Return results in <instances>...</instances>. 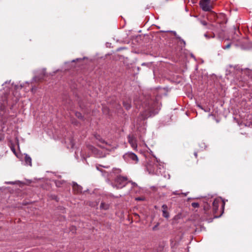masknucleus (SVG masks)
I'll return each mask as SVG.
<instances>
[{"label": "nucleus", "instance_id": "obj_3", "mask_svg": "<svg viewBox=\"0 0 252 252\" xmlns=\"http://www.w3.org/2000/svg\"><path fill=\"white\" fill-rule=\"evenodd\" d=\"M124 157L125 158H129L132 160L135 163L137 162L138 160L137 156L133 153H126L124 156Z\"/></svg>", "mask_w": 252, "mask_h": 252}, {"label": "nucleus", "instance_id": "obj_23", "mask_svg": "<svg viewBox=\"0 0 252 252\" xmlns=\"http://www.w3.org/2000/svg\"><path fill=\"white\" fill-rule=\"evenodd\" d=\"M162 208L163 209L162 210H167V206L165 204H163L162 206Z\"/></svg>", "mask_w": 252, "mask_h": 252}, {"label": "nucleus", "instance_id": "obj_18", "mask_svg": "<svg viewBox=\"0 0 252 252\" xmlns=\"http://www.w3.org/2000/svg\"><path fill=\"white\" fill-rule=\"evenodd\" d=\"M75 116L79 119H82V114L80 112H76Z\"/></svg>", "mask_w": 252, "mask_h": 252}, {"label": "nucleus", "instance_id": "obj_2", "mask_svg": "<svg viewBox=\"0 0 252 252\" xmlns=\"http://www.w3.org/2000/svg\"><path fill=\"white\" fill-rule=\"evenodd\" d=\"M211 0H200L199 4L202 9L204 11H210L212 6L210 4Z\"/></svg>", "mask_w": 252, "mask_h": 252}, {"label": "nucleus", "instance_id": "obj_25", "mask_svg": "<svg viewBox=\"0 0 252 252\" xmlns=\"http://www.w3.org/2000/svg\"><path fill=\"white\" fill-rule=\"evenodd\" d=\"M136 200H143V199L142 198H141V197H137L136 198Z\"/></svg>", "mask_w": 252, "mask_h": 252}, {"label": "nucleus", "instance_id": "obj_35", "mask_svg": "<svg viewBox=\"0 0 252 252\" xmlns=\"http://www.w3.org/2000/svg\"><path fill=\"white\" fill-rule=\"evenodd\" d=\"M132 184L133 185H136L135 183H132Z\"/></svg>", "mask_w": 252, "mask_h": 252}, {"label": "nucleus", "instance_id": "obj_12", "mask_svg": "<svg viewBox=\"0 0 252 252\" xmlns=\"http://www.w3.org/2000/svg\"><path fill=\"white\" fill-rule=\"evenodd\" d=\"M124 107L127 109H130L131 107V104L129 102H124L123 103Z\"/></svg>", "mask_w": 252, "mask_h": 252}, {"label": "nucleus", "instance_id": "obj_24", "mask_svg": "<svg viewBox=\"0 0 252 252\" xmlns=\"http://www.w3.org/2000/svg\"><path fill=\"white\" fill-rule=\"evenodd\" d=\"M11 150L15 154H16V151L15 148L13 147H11Z\"/></svg>", "mask_w": 252, "mask_h": 252}, {"label": "nucleus", "instance_id": "obj_15", "mask_svg": "<svg viewBox=\"0 0 252 252\" xmlns=\"http://www.w3.org/2000/svg\"><path fill=\"white\" fill-rule=\"evenodd\" d=\"M112 171L115 174H119L121 172V170L119 168H113Z\"/></svg>", "mask_w": 252, "mask_h": 252}, {"label": "nucleus", "instance_id": "obj_14", "mask_svg": "<svg viewBox=\"0 0 252 252\" xmlns=\"http://www.w3.org/2000/svg\"><path fill=\"white\" fill-rule=\"evenodd\" d=\"M176 38L178 39L179 40H180L182 43H183L184 44V46H185L186 45V42L185 41L182 39L181 37L180 36H179L178 35H177L176 36Z\"/></svg>", "mask_w": 252, "mask_h": 252}, {"label": "nucleus", "instance_id": "obj_10", "mask_svg": "<svg viewBox=\"0 0 252 252\" xmlns=\"http://www.w3.org/2000/svg\"><path fill=\"white\" fill-rule=\"evenodd\" d=\"M96 139L98 140L99 141H100L102 144H106V142H105L104 140H103L100 136L99 135H94Z\"/></svg>", "mask_w": 252, "mask_h": 252}, {"label": "nucleus", "instance_id": "obj_36", "mask_svg": "<svg viewBox=\"0 0 252 252\" xmlns=\"http://www.w3.org/2000/svg\"><path fill=\"white\" fill-rule=\"evenodd\" d=\"M182 194H183V193H182ZM184 194L185 196H186L187 195V193H184Z\"/></svg>", "mask_w": 252, "mask_h": 252}, {"label": "nucleus", "instance_id": "obj_1", "mask_svg": "<svg viewBox=\"0 0 252 252\" xmlns=\"http://www.w3.org/2000/svg\"><path fill=\"white\" fill-rule=\"evenodd\" d=\"M127 178L126 177L118 176L114 182V184H112L114 188L120 189L125 187L127 184Z\"/></svg>", "mask_w": 252, "mask_h": 252}, {"label": "nucleus", "instance_id": "obj_22", "mask_svg": "<svg viewBox=\"0 0 252 252\" xmlns=\"http://www.w3.org/2000/svg\"><path fill=\"white\" fill-rule=\"evenodd\" d=\"M200 23L203 26H208L207 23L205 21H201Z\"/></svg>", "mask_w": 252, "mask_h": 252}, {"label": "nucleus", "instance_id": "obj_19", "mask_svg": "<svg viewBox=\"0 0 252 252\" xmlns=\"http://www.w3.org/2000/svg\"><path fill=\"white\" fill-rule=\"evenodd\" d=\"M207 28L209 30H214V26L213 25H209L207 26Z\"/></svg>", "mask_w": 252, "mask_h": 252}, {"label": "nucleus", "instance_id": "obj_26", "mask_svg": "<svg viewBox=\"0 0 252 252\" xmlns=\"http://www.w3.org/2000/svg\"><path fill=\"white\" fill-rule=\"evenodd\" d=\"M197 106H198L199 108H200L201 109H202V110H204V108L202 107V106L201 105H200L198 104V105H197Z\"/></svg>", "mask_w": 252, "mask_h": 252}, {"label": "nucleus", "instance_id": "obj_21", "mask_svg": "<svg viewBox=\"0 0 252 252\" xmlns=\"http://www.w3.org/2000/svg\"><path fill=\"white\" fill-rule=\"evenodd\" d=\"M231 46V44L229 43V44H228L226 46H224V47H223V49H227L228 48H229Z\"/></svg>", "mask_w": 252, "mask_h": 252}, {"label": "nucleus", "instance_id": "obj_37", "mask_svg": "<svg viewBox=\"0 0 252 252\" xmlns=\"http://www.w3.org/2000/svg\"><path fill=\"white\" fill-rule=\"evenodd\" d=\"M103 167H105V168H108L107 166H103Z\"/></svg>", "mask_w": 252, "mask_h": 252}, {"label": "nucleus", "instance_id": "obj_33", "mask_svg": "<svg viewBox=\"0 0 252 252\" xmlns=\"http://www.w3.org/2000/svg\"><path fill=\"white\" fill-rule=\"evenodd\" d=\"M31 91L32 92H33L34 91V89L33 88H32V89H31Z\"/></svg>", "mask_w": 252, "mask_h": 252}, {"label": "nucleus", "instance_id": "obj_5", "mask_svg": "<svg viewBox=\"0 0 252 252\" xmlns=\"http://www.w3.org/2000/svg\"><path fill=\"white\" fill-rule=\"evenodd\" d=\"M222 202L221 198H215L213 203V207L215 211H217L218 209L220 204Z\"/></svg>", "mask_w": 252, "mask_h": 252}, {"label": "nucleus", "instance_id": "obj_16", "mask_svg": "<svg viewBox=\"0 0 252 252\" xmlns=\"http://www.w3.org/2000/svg\"><path fill=\"white\" fill-rule=\"evenodd\" d=\"M204 36L207 38V39H210V38H214L215 37V34L213 33V34L211 36H209L208 34L207 33H205L204 34Z\"/></svg>", "mask_w": 252, "mask_h": 252}, {"label": "nucleus", "instance_id": "obj_4", "mask_svg": "<svg viewBox=\"0 0 252 252\" xmlns=\"http://www.w3.org/2000/svg\"><path fill=\"white\" fill-rule=\"evenodd\" d=\"M128 142L130 144L132 148L136 150L137 147V142L136 139L132 136L129 135L128 136Z\"/></svg>", "mask_w": 252, "mask_h": 252}, {"label": "nucleus", "instance_id": "obj_28", "mask_svg": "<svg viewBox=\"0 0 252 252\" xmlns=\"http://www.w3.org/2000/svg\"><path fill=\"white\" fill-rule=\"evenodd\" d=\"M205 112H209L210 111V109L208 108L207 109H204L203 110Z\"/></svg>", "mask_w": 252, "mask_h": 252}, {"label": "nucleus", "instance_id": "obj_31", "mask_svg": "<svg viewBox=\"0 0 252 252\" xmlns=\"http://www.w3.org/2000/svg\"><path fill=\"white\" fill-rule=\"evenodd\" d=\"M158 224H157V225H156L155 226H154L153 228V229L154 230H156V228H157V227L158 226Z\"/></svg>", "mask_w": 252, "mask_h": 252}, {"label": "nucleus", "instance_id": "obj_32", "mask_svg": "<svg viewBox=\"0 0 252 252\" xmlns=\"http://www.w3.org/2000/svg\"><path fill=\"white\" fill-rule=\"evenodd\" d=\"M194 154V156H195V157L197 158V153L195 152Z\"/></svg>", "mask_w": 252, "mask_h": 252}, {"label": "nucleus", "instance_id": "obj_9", "mask_svg": "<svg viewBox=\"0 0 252 252\" xmlns=\"http://www.w3.org/2000/svg\"><path fill=\"white\" fill-rule=\"evenodd\" d=\"M100 208L101 209L107 210L109 208V205L108 204L102 202L100 205Z\"/></svg>", "mask_w": 252, "mask_h": 252}, {"label": "nucleus", "instance_id": "obj_13", "mask_svg": "<svg viewBox=\"0 0 252 252\" xmlns=\"http://www.w3.org/2000/svg\"><path fill=\"white\" fill-rule=\"evenodd\" d=\"M176 38L178 39L179 40H180L182 43H183L184 44V46H185L186 45V42L185 41L182 39L181 37L180 36H179L178 35H177L176 36Z\"/></svg>", "mask_w": 252, "mask_h": 252}, {"label": "nucleus", "instance_id": "obj_30", "mask_svg": "<svg viewBox=\"0 0 252 252\" xmlns=\"http://www.w3.org/2000/svg\"><path fill=\"white\" fill-rule=\"evenodd\" d=\"M172 32L173 33V34L175 36V37L177 35V33L176 32H173L172 31Z\"/></svg>", "mask_w": 252, "mask_h": 252}, {"label": "nucleus", "instance_id": "obj_6", "mask_svg": "<svg viewBox=\"0 0 252 252\" xmlns=\"http://www.w3.org/2000/svg\"><path fill=\"white\" fill-rule=\"evenodd\" d=\"M154 114L151 111L145 110V111L143 112L141 114V119L142 120H144L147 119L150 117H151Z\"/></svg>", "mask_w": 252, "mask_h": 252}, {"label": "nucleus", "instance_id": "obj_8", "mask_svg": "<svg viewBox=\"0 0 252 252\" xmlns=\"http://www.w3.org/2000/svg\"><path fill=\"white\" fill-rule=\"evenodd\" d=\"M73 189L76 193H79V192H82L81 187L79 186L77 184H74L73 185Z\"/></svg>", "mask_w": 252, "mask_h": 252}, {"label": "nucleus", "instance_id": "obj_34", "mask_svg": "<svg viewBox=\"0 0 252 252\" xmlns=\"http://www.w3.org/2000/svg\"><path fill=\"white\" fill-rule=\"evenodd\" d=\"M224 204H225V203H224V202H223V203H222V207H223H223H224Z\"/></svg>", "mask_w": 252, "mask_h": 252}, {"label": "nucleus", "instance_id": "obj_29", "mask_svg": "<svg viewBox=\"0 0 252 252\" xmlns=\"http://www.w3.org/2000/svg\"><path fill=\"white\" fill-rule=\"evenodd\" d=\"M42 73H43V75L44 76L45 74V69H43L42 71Z\"/></svg>", "mask_w": 252, "mask_h": 252}, {"label": "nucleus", "instance_id": "obj_11", "mask_svg": "<svg viewBox=\"0 0 252 252\" xmlns=\"http://www.w3.org/2000/svg\"><path fill=\"white\" fill-rule=\"evenodd\" d=\"M162 216L164 218L168 219L169 217V213L167 210H162Z\"/></svg>", "mask_w": 252, "mask_h": 252}, {"label": "nucleus", "instance_id": "obj_27", "mask_svg": "<svg viewBox=\"0 0 252 252\" xmlns=\"http://www.w3.org/2000/svg\"><path fill=\"white\" fill-rule=\"evenodd\" d=\"M173 194H175V195L179 194V193H178V191H176L173 192Z\"/></svg>", "mask_w": 252, "mask_h": 252}, {"label": "nucleus", "instance_id": "obj_17", "mask_svg": "<svg viewBox=\"0 0 252 252\" xmlns=\"http://www.w3.org/2000/svg\"><path fill=\"white\" fill-rule=\"evenodd\" d=\"M191 206L192 207L195 208L199 207V204L197 202H193L191 203Z\"/></svg>", "mask_w": 252, "mask_h": 252}, {"label": "nucleus", "instance_id": "obj_7", "mask_svg": "<svg viewBox=\"0 0 252 252\" xmlns=\"http://www.w3.org/2000/svg\"><path fill=\"white\" fill-rule=\"evenodd\" d=\"M25 161L27 165H29L31 166L32 165V158L28 154H25Z\"/></svg>", "mask_w": 252, "mask_h": 252}, {"label": "nucleus", "instance_id": "obj_20", "mask_svg": "<svg viewBox=\"0 0 252 252\" xmlns=\"http://www.w3.org/2000/svg\"><path fill=\"white\" fill-rule=\"evenodd\" d=\"M96 168H97V169L98 170H99V171H100V172L102 173V175H103V176H105L104 173H105V172L104 170H102V169H100V168H99L98 167H97V166L96 167Z\"/></svg>", "mask_w": 252, "mask_h": 252}]
</instances>
